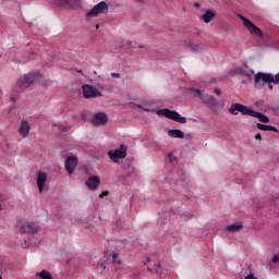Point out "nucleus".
<instances>
[{
  "mask_svg": "<svg viewBox=\"0 0 279 279\" xmlns=\"http://www.w3.org/2000/svg\"><path fill=\"white\" fill-rule=\"evenodd\" d=\"M241 112L244 117H254V119H259L262 123H269V118L262 112L254 111L252 108L242 105L241 102L231 104L229 108V113L236 117Z\"/></svg>",
  "mask_w": 279,
  "mask_h": 279,
  "instance_id": "obj_1",
  "label": "nucleus"
},
{
  "mask_svg": "<svg viewBox=\"0 0 279 279\" xmlns=\"http://www.w3.org/2000/svg\"><path fill=\"white\" fill-rule=\"evenodd\" d=\"M158 117H166V119H171L172 121H177V123H186V118L182 117L175 110H170L168 108L158 109L157 111Z\"/></svg>",
  "mask_w": 279,
  "mask_h": 279,
  "instance_id": "obj_2",
  "label": "nucleus"
},
{
  "mask_svg": "<svg viewBox=\"0 0 279 279\" xmlns=\"http://www.w3.org/2000/svg\"><path fill=\"white\" fill-rule=\"evenodd\" d=\"M37 78H38V73L31 72L24 75V77H20L16 82V86L20 90H25V88H29V86L33 85Z\"/></svg>",
  "mask_w": 279,
  "mask_h": 279,
  "instance_id": "obj_3",
  "label": "nucleus"
},
{
  "mask_svg": "<svg viewBox=\"0 0 279 279\" xmlns=\"http://www.w3.org/2000/svg\"><path fill=\"white\" fill-rule=\"evenodd\" d=\"M191 93L194 97L201 98V101L205 104V106H208V108H215V106H217V99L208 94H203L201 89L192 88Z\"/></svg>",
  "mask_w": 279,
  "mask_h": 279,
  "instance_id": "obj_4",
  "label": "nucleus"
},
{
  "mask_svg": "<svg viewBox=\"0 0 279 279\" xmlns=\"http://www.w3.org/2000/svg\"><path fill=\"white\" fill-rule=\"evenodd\" d=\"M99 14H108V3L106 1H101L94 5L87 13V19H95V16H99Z\"/></svg>",
  "mask_w": 279,
  "mask_h": 279,
  "instance_id": "obj_5",
  "label": "nucleus"
},
{
  "mask_svg": "<svg viewBox=\"0 0 279 279\" xmlns=\"http://www.w3.org/2000/svg\"><path fill=\"white\" fill-rule=\"evenodd\" d=\"M82 90H83V97L85 99H96L97 97H102V94L101 92H99V89L88 84H84L82 86Z\"/></svg>",
  "mask_w": 279,
  "mask_h": 279,
  "instance_id": "obj_6",
  "label": "nucleus"
},
{
  "mask_svg": "<svg viewBox=\"0 0 279 279\" xmlns=\"http://www.w3.org/2000/svg\"><path fill=\"white\" fill-rule=\"evenodd\" d=\"M108 156L112 162H119V158H125V156H128V146L121 144L120 148H117L116 150H109Z\"/></svg>",
  "mask_w": 279,
  "mask_h": 279,
  "instance_id": "obj_7",
  "label": "nucleus"
},
{
  "mask_svg": "<svg viewBox=\"0 0 279 279\" xmlns=\"http://www.w3.org/2000/svg\"><path fill=\"white\" fill-rule=\"evenodd\" d=\"M238 17H240L241 21H243L244 27L250 31L251 34H254L255 36H263V31L258 28L252 21H250L244 15L238 14Z\"/></svg>",
  "mask_w": 279,
  "mask_h": 279,
  "instance_id": "obj_8",
  "label": "nucleus"
},
{
  "mask_svg": "<svg viewBox=\"0 0 279 279\" xmlns=\"http://www.w3.org/2000/svg\"><path fill=\"white\" fill-rule=\"evenodd\" d=\"M52 3L57 5V8H64L65 10L80 8V0H52Z\"/></svg>",
  "mask_w": 279,
  "mask_h": 279,
  "instance_id": "obj_9",
  "label": "nucleus"
},
{
  "mask_svg": "<svg viewBox=\"0 0 279 279\" xmlns=\"http://www.w3.org/2000/svg\"><path fill=\"white\" fill-rule=\"evenodd\" d=\"M255 86H260V82H264V84H272L274 82V74H266L263 72H258L255 75Z\"/></svg>",
  "mask_w": 279,
  "mask_h": 279,
  "instance_id": "obj_10",
  "label": "nucleus"
},
{
  "mask_svg": "<svg viewBox=\"0 0 279 279\" xmlns=\"http://www.w3.org/2000/svg\"><path fill=\"white\" fill-rule=\"evenodd\" d=\"M234 75H245V77H254V70L250 69L247 63H243L242 65L234 69Z\"/></svg>",
  "mask_w": 279,
  "mask_h": 279,
  "instance_id": "obj_11",
  "label": "nucleus"
},
{
  "mask_svg": "<svg viewBox=\"0 0 279 279\" xmlns=\"http://www.w3.org/2000/svg\"><path fill=\"white\" fill-rule=\"evenodd\" d=\"M76 167H77V157L71 156L65 159V171L69 173V175H73Z\"/></svg>",
  "mask_w": 279,
  "mask_h": 279,
  "instance_id": "obj_12",
  "label": "nucleus"
},
{
  "mask_svg": "<svg viewBox=\"0 0 279 279\" xmlns=\"http://www.w3.org/2000/svg\"><path fill=\"white\" fill-rule=\"evenodd\" d=\"M92 123H94V125H106V123H108V116L104 112L96 113Z\"/></svg>",
  "mask_w": 279,
  "mask_h": 279,
  "instance_id": "obj_13",
  "label": "nucleus"
},
{
  "mask_svg": "<svg viewBox=\"0 0 279 279\" xmlns=\"http://www.w3.org/2000/svg\"><path fill=\"white\" fill-rule=\"evenodd\" d=\"M21 232L36 234L38 232V225L36 222H25L21 228Z\"/></svg>",
  "mask_w": 279,
  "mask_h": 279,
  "instance_id": "obj_14",
  "label": "nucleus"
},
{
  "mask_svg": "<svg viewBox=\"0 0 279 279\" xmlns=\"http://www.w3.org/2000/svg\"><path fill=\"white\" fill-rule=\"evenodd\" d=\"M47 183V174L43 171L37 172V187L39 193L45 190V184Z\"/></svg>",
  "mask_w": 279,
  "mask_h": 279,
  "instance_id": "obj_15",
  "label": "nucleus"
},
{
  "mask_svg": "<svg viewBox=\"0 0 279 279\" xmlns=\"http://www.w3.org/2000/svg\"><path fill=\"white\" fill-rule=\"evenodd\" d=\"M19 133L21 134L22 138H27V136H29V122H27V120H23L21 122Z\"/></svg>",
  "mask_w": 279,
  "mask_h": 279,
  "instance_id": "obj_16",
  "label": "nucleus"
},
{
  "mask_svg": "<svg viewBox=\"0 0 279 279\" xmlns=\"http://www.w3.org/2000/svg\"><path fill=\"white\" fill-rule=\"evenodd\" d=\"M99 177H92L86 181V186L89 189V191H97V187L99 186Z\"/></svg>",
  "mask_w": 279,
  "mask_h": 279,
  "instance_id": "obj_17",
  "label": "nucleus"
},
{
  "mask_svg": "<svg viewBox=\"0 0 279 279\" xmlns=\"http://www.w3.org/2000/svg\"><path fill=\"white\" fill-rule=\"evenodd\" d=\"M170 138H184V132L180 129H172L168 131Z\"/></svg>",
  "mask_w": 279,
  "mask_h": 279,
  "instance_id": "obj_18",
  "label": "nucleus"
},
{
  "mask_svg": "<svg viewBox=\"0 0 279 279\" xmlns=\"http://www.w3.org/2000/svg\"><path fill=\"white\" fill-rule=\"evenodd\" d=\"M215 16H217V13H215V11L207 10L205 14H203L202 20L204 21V23H210V21H213Z\"/></svg>",
  "mask_w": 279,
  "mask_h": 279,
  "instance_id": "obj_19",
  "label": "nucleus"
},
{
  "mask_svg": "<svg viewBox=\"0 0 279 279\" xmlns=\"http://www.w3.org/2000/svg\"><path fill=\"white\" fill-rule=\"evenodd\" d=\"M257 130H262V132H278V129L276 126L257 123L256 124Z\"/></svg>",
  "mask_w": 279,
  "mask_h": 279,
  "instance_id": "obj_20",
  "label": "nucleus"
},
{
  "mask_svg": "<svg viewBox=\"0 0 279 279\" xmlns=\"http://www.w3.org/2000/svg\"><path fill=\"white\" fill-rule=\"evenodd\" d=\"M243 229V225L241 223H233L226 227L227 232H239Z\"/></svg>",
  "mask_w": 279,
  "mask_h": 279,
  "instance_id": "obj_21",
  "label": "nucleus"
},
{
  "mask_svg": "<svg viewBox=\"0 0 279 279\" xmlns=\"http://www.w3.org/2000/svg\"><path fill=\"white\" fill-rule=\"evenodd\" d=\"M36 276L40 279H51L53 276H51V272L47 270H41L40 272H36Z\"/></svg>",
  "mask_w": 279,
  "mask_h": 279,
  "instance_id": "obj_22",
  "label": "nucleus"
},
{
  "mask_svg": "<svg viewBox=\"0 0 279 279\" xmlns=\"http://www.w3.org/2000/svg\"><path fill=\"white\" fill-rule=\"evenodd\" d=\"M148 271L151 274H158L159 276H162V266L160 264L155 265V269H151L148 267Z\"/></svg>",
  "mask_w": 279,
  "mask_h": 279,
  "instance_id": "obj_23",
  "label": "nucleus"
},
{
  "mask_svg": "<svg viewBox=\"0 0 279 279\" xmlns=\"http://www.w3.org/2000/svg\"><path fill=\"white\" fill-rule=\"evenodd\" d=\"M112 230L114 232H121V230H123V222L120 219H118L116 221V225L113 226Z\"/></svg>",
  "mask_w": 279,
  "mask_h": 279,
  "instance_id": "obj_24",
  "label": "nucleus"
},
{
  "mask_svg": "<svg viewBox=\"0 0 279 279\" xmlns=\"http://www.w3.org/2000/svg\"><path fill=\"white\" fill-rule=\"evenodd\" d=\"M112 263L114 265H122V260H121V257H119V253H113L112 254Z\"/></svg>",
  "mask_w": 279,
  "mask_h": 279,
  "instance_id": "obj_25",
  "label": "nucleus"
},
{
  "mask_svg": "<svg viewBox=\"0 0 279 279\" xmlns=\"http://www.w3.org/2000/svg\"><path fill=\"white\" fill-rule=\"evenodd\" d=\"M137 108H140L141 110H143V112H153V113L156 112V113L158 114V110H156V109L145 108V107H143V106H141V105H138Z\"/></svg>",
  "mask_w": 279,
  "mask_h": 279,
  "instance_id": "obj_26",
  "label": "nucleus"
},
{
  "mask_svg": "<svg viewBox=\"0 0 279 279\" xmlns=\"http://www.w3.org/2000/svg\"><path fill=\"white\" fill-rule=\"evenodd\" d=\"M168 157H169V162L171 165H175V162H178V158L173 154L169 153Z\"/></svg>",
  "mask_w": 279,
  "mask_h": 279,
  "instance_id": "obj_27",
  "label": "nucleus"
},
{
  "mask_svg": "<svg viewBox=\"0 0 279 279\" xmlns=\"http://www.w3.org/2000/svg\"><path fill=\"white\" fill-rule=\"evenodd\" d=\"M97 267H100L101 271H106V262H99Z\"/></svg>",
  "mask_w": 279,
  "mask_h": 279,
  "instance_id": "obj_28",
  "label": "nucleus"
},
{
  "mask_svg": "<svg viewBox=\"0 0 279 279\" xmlns=\"http://www.w3.org/2000/svg\"><path fill=\"white\" fill-rule=\"evenodd\" d=\"M191 49H192V51H202V46L194 45V46H191Z\"/></svg>",
  "mask_w": 279,
  "mask_h": 279,
  "instance_id": "obj_29",
  "label": "nucleus"
},
{
  "mask_svg": "<svg viewBox=\"0 0 279 279\" xmlns=\"http://www.w3.org/2000/svg\"><path fill=\"white\" fill-rule=\"evenodd\" d=\"M272 84H279V73L276 75H272Z\"/></svg>",
  "mask_w": 279,
  "mask_h": 279,
  "instance_id": "obj_30",
  "label": "nucleus"
},
{
  "mask_svg": "<svg viewBox=\"0 0 279 279\" xmlns=\"http://www.w3.org/2000/svg\"><path fill=\"white\" fill-rule=\"evenodd\" d=\"M244 279H258V277L254 276V274L251 272V274L247 275Z\"/></svg>",
  "mask_w": 279,
  "mask_h": 279,
  "instance_id": "obj_31",
  "label": "nucleus"
},
{
  "mask_svg": "<svg viewBox=\"0 0 279 279\" xmlns=\"http://www.w3.org/2000/svg\"><path fill=\"white\" fill-rule=\"evenodd\" d=\"M272 263H279V253L274 255Z\"/></svg>",
  "mask_w": 279,
  "mask_h": 279,
  "instance_id": "obj_32",
  "label": "nucleus"
},
{
  "mask_svg": "<svg viewBox=\"0 0 279 279\" xmlns=\"http://www.w3.org/2000/svg\"><path fill=\"white\" fill-rule=\"evenodd\" d=\"M214 93H215V95H217L219 97L221 95V89L215 88Z\"/></svg>",
  "mask_w": 279,
  "mask_h": 279,
  "instance_id": "obj_33",
  "label": "nucleus"
},
{
  "mask_svg": "<svg viewBox=\"0 0 279 279\" xmlns=\"http://www.w3.org/2000/svg\"><path fill=\"white\" fill-rule=\"evenodd\" d=\"M57 128L61 131V132H66V130H69L68 128H64L62 125H57Z\"/></svg>",
  "mask_w": 279,
  "mask_h": 279,
  "instance_id": "obj_34",
  "label": "nucleus"
},
{
  "mask_svg": "<svg viewBox=\"0 0 279 279\" xmlns=\"http://www.w3.org/2000/svg\"><path fill=\"white\" fill-rule=\"evenodd\" d=\"M111 77L119 78V77H121V74L113 72V73H111Z\"/></svg>",
  "mask_w": 279,
  "mask_h": 279,
  "instance_id": "obj_35",
  "label": "nucleus"
},
{
  "mask_svg": "<svg viewBox=\"0 0 279 279\" xmlns=\"http://www.w3.org/2000/svg\"><path fill=\"white\" fill-rule=\"evenodd\" d=\"M10 101H11L12 104H16V96H12V97L10 98Z\"/></svg>",
  "mask_w": 279,
  "mask_h": 279,
  "instance_id": "obj_36",
  "label": "nucleus"
},
{
  "mask_svg": "<svg viewBox=\"0 0 279 279\" xmlns=\"http://www.w3.org/2000/svg\"><path fill=\"white\" fill-rule=\"evenodd\" d=\"M255 138H256V141H262V140H263V137L260 136L259 133H257V134L255 135Z\"/></svg>",
  "mask_w": 279,
  "mask_h": 279,
  "instance_id": "obj_37",
  "label": "nucleus"
},
{
  "mask_svg": "<svg viewBox=\"0 0 279 279\" xmlns=\"http://www.w3.org/2000/svg\"><path fill=\"white\" fill-rule=\"evenodd\" d=\"M268 88H270V90H274V85L271 83H268Z\"/></svg>",
  "mask_w": 279,
  "mask_h": 279,
  "instance_id": "obj_38",
  "label": "nucleus"
},
{
  "mask_svg": "<svg viewBox=\"0 0 279 279\" xmlns=\"http://www.w3.org/2000/svg\"><path fill=\"white\" fill-rule=\"evenodd\" d=\"M215 82H217V78H211V80L209 81L210 84H215Z\"/></svg>",
  "mask_w": 279,
  "mask_h": 279,
  "instance_id": "obj_39",
  "label": "nucleus"
},
{
  "mask_svg": "<svg viewBox=\"0 0 279 279\" xmlns=\"http://www.w3.org/2000/svg\"><path fill=\"white\" fill-rule=\"evenodd\" d=\"M137 3H145V0H135Z\"/></svg>",
  "mask_w": 279,
  "mask_h": 279,
  "instance_id": "obj_40",
  "label": "nucleus"
},
{
  "mask_svg": "<svg viewBox=\"0 0 279 279\" xmlns=\"http://www.w3.org/2000/svg\"><path fill=\"white\" fill-rule=\"evenodd\" d=\"M223 80H226V76L219 78L220 82H223Z\"/></svg>",
  "mask_w": 279,
  "mask_h": 279,
  "instance_id": "obj_41",
  "label": "nucleus"
},
{
  "mask_svg": "<svg viewBox=\"0 0 279 279\" xmlns=\"http://www.w3.org/2000/svg\"><path fill=\"white\" fill-rule=\"evenodd\" d=\"M194 5H195V8H199V3L198 2L194 3Z\"/></svg>",
  "mask_w": 279,
  "mask_h": 279,
  "instance_id": "obj_42",
  "label": "nucleus"
},
{
  "mask_svg": "<svg viewBox=\"0 0 279 279\" xmlns=\"http://www.w3.org/2000/svg\"><path fill=\"white\" fill-rule=\"evenodd\" d=\"M98 28H99V24L96 25V29H98Z\"/></svg>",
  "mask_w": 279,
  "mask_h": 279,
  "instance_id": "obj_43",
  "label": "nucleus"
},
{
  "mask_svg": "<svg viewBox=\"0 0 279 279\" xmlns=\"http://www.w3.org/2000/svg\"><path fill=\"white\" fill-rule=\"evenodd\" d=\"M0 95H3V92L0 89Z\"/></svg>",
  "mask_w": 279,
  "mask_h": 279,
  "instance_id": "obj_44",
  "label": "nucleus"
},
{
  "mask_svg": "<svg viewBox=\"0 0 279 279\" xmlns=\"http://www.w3.org/2000/svg\"><path fill=\"white\" fill-rule=\"evenodd\" d=\"M0 279H3V277L0 275Z\"/></svg>",
  "mask_w": 279,
  "mask_h": 279,
  "instance_id": "obj_45",
  "label": "nucleus"
},
{
  "mask_svg": "<svg viewBox=\"0 0 279 279\" xmlns=\"http://www.w3.org/2000/svg\"><path fill=\"white\" fill-rule=\"evenodd\" d=\"M0 210H1V205H0Z\"/></svg>",
  "mask_w": 279,
  "mask_h": 279,
  "instance_id": "obj_46",
  "label": "nucleus"
}]
</instances>
